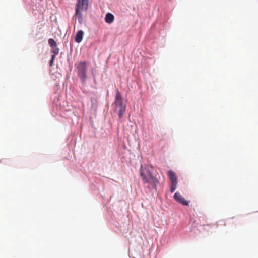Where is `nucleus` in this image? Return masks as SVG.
<instances>
[{
  "mask_svg": "<svg viewBox=\"0 0 258 258\" xmlns=\"http://www.w3.org/2000/svg\"><path fill=\"white\" fill-rule=\"evenodd\" d=\"M153 168L148 165H141L140 173L144 186L149 190L157 189V185L159 181L152 173Z\"/></svg>",
  "mask_w": 258,
  "mask_h": 258,
  "instance_id": "1",
  "label": "nucleus"
},
{
  "mask_svg": "<svg viewBox=\"0 0 258 258\" xmlns=\"http://www.w3.org/2000/svg\"><path fill=\"white\" fill-rule=\"evenodd\" d=\"M88 0H77L76 5V15L82 20L81 11H86L88 9Z\"/></svg>",
  "mask_w": 258,
  "mask_h": 258,
  "instance_id": "2",
  "label": "nucleus"
},
{
  "mask_svg": "<svg viewBox=\"0 0 258 258\" xmlns=\"http://www.w3.org/2000/svg\"><path fill=\"white\" fill-rule=\"evenodd\" d=\"M87 63L85 61H81L76 64L78 70V76L83 82L85 81L87 79Z\"/></svg>",
  "mask_w": 258,
  "mask_h": 258,
  "instance_id": "3",
  "label": "nucleus"
},
{
  "mask_svg": "<svg viewBox=\"0 0 258 258\" xmlns=\"http://www.w3.org/2000/svg\"><path fill=\"white\" fill-rule=\"evenodd\" d=\"M167 174L171 182L170 191L173 192L177 188V178L175 172L172 170H169Z\"/></svg>",
  "mask_w": 258,
  "mask_h": 258,
  "instance_id": "4",
  "label": "nucleus"
},
{
  "mask_svg": "<svg viewBox=\"0 0 258 258\" xmlns=\"http://www.w3.org/2000/svg\"><path fill=\"white\" fill-rule=\"evenodd\" d=\"M115 110L118 113L119 118H121L126 110V106L124 105L122 100H115Z\"/></svg>",
  "mask_w": 258,
  "mask_h": 258,
  "instance_id": "5",
  "label": "nucleus"
},
{
  "mask_svg": "<svg viewBox=\"0 0 258 258\" xmlns=\"http://www.w3.org/2000/svg\"><path fill=\"white\" fill-rule=\"evenodd\" d=\"M174 199L179 203H181L184 205L187 206L188 205V202L186 201L183 197L178 192H176L174 195Z\"/></svg>",
  "mask_w": 258,
  "mask_h": 258,
  "instance_id": "6",
  "label": "nucleus"
},
{
  "mask_svg": "<svg viewBox=\"0 0 258 258\" xmlns=\"http://www.w3.org/2000/svg\"><path fill=\"white\" fill-rule=\"evenodd\" d=\"M83 34L84 32L82 30L78 31L75 38V41L77 43L81 42L83 39Z\"/></svg>",
  "mask_w": 258,
  "mask_h": 258,
  "instance_id": "7",
  "label": "nucleus"
},
{
  "mask_svg": "<svg viewBox=\"0 0 258 258\" xmlns=\"http://www.w3.org/2000/svg\"><path fill=\"white\" fill-rule=\"evenodd\" d=\"M114 20V17L113 14L110 13H108L105 17V21L108 24H111L113 22Z\"/></svg>",
  "mask_w": 258,
  "mask_h": 258,
  "instance_id": "8",
  "label": "nucleus"
},
{
  "mask_svg": "<svg viewBox=\"0 0 258 258\" xmlns=\"http://www.w3.org/2000/svg\"><path fill=\"white\" fill-rule=\"evenodd\" d=\"M51 52L53 54L52 55H54V57H55L59 53V49L57 47V46L53 47L51 48Z\"/></svg>",
  "mask_w": 258,
  "mask_h": 258,
  "instance_id": "9",
  "label": "nucleus"
},
{
  "mask_svg": "<svg viewBox=\"0 0 258 258\" xmlns=\"http://www.w3.org/2000/svg\"><path fill=\"white\" fill-rule=\"evenodd\" d=\"M48 43H49V45L50 46L51 48H52L53 47L57 46L56 42L53 39H51V38H50L48 40Z\"/></svg>",
  "mask_w": 258,
  "mask_h": 258,
  "instance_id": "10",
  "label": "nucleus"
},
{
  "mask_svg": "<svg viewBox=\"0 0 258 258\" xmlns=\"http://www.w3.org/2000/svg\"><path fill=\"white\" fill-rule=\"evenodd\" d=\"M115 100H122L121 93L118 90L116 91Z\"/></svg>",
  "mask_w": 258,
  "mask_h": 258,
  "instance_id": "11",
  "label": "nucleus"
},
{
  "mask_svg": "<svg viewBox=\"0 0 258 258\" xmlns=\"http://www.w3.org/2000/svg\"><path fill=\"white\" fill-rule=\"evenodd\" d=\"M55 57H54V55H52L51 60L49 62V65L50 66H53V61H54V60L55 59Z\"/></svg>",
  "mask_w": 258,
  "mask_h": 258,
  "instance_id": "12",
  "label": "nucleus"
}]
</instances>
